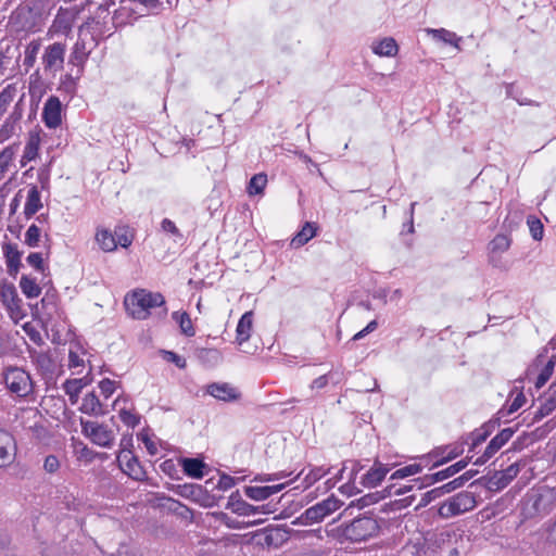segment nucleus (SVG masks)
<instances>
[{
	"label": "nucleus",
	"instance_id": "obj_1",
	"mask_svg": "<svg viewBox=\"0 0 556 556\" xmlns=\"http://www.w3.org/2000/svg\"><path fill=\"white\" fill-rule=\"evenodd\" d=\"M124 305L134 319L144 320L150 316L151 308L165 305V298L159 292L137 289L126 294Z\"/></svg>",
	"mask_w": 556,
	"mask_h": 556
},
{
	"label": "nucleus",
	"instance_id": "obj_2",
	"mask_svg": "<svg viewBox=\"0 0 556 556\" xmlns=\"http://www.w3.org/2000/svg\"><path fill=\"white\" fill-rule=\"evenodd\" d=\"M556 507V490L548 486H541L528 494L525 504L527 517H543Z\"/></svg>",
	"mask_w": 556,
	"mask_h": 556
},
{
	"label": "nucleus",
	"instance_id": "obj_3",
	"mask_svg": "<svg viewBox=\"0 0 556 556\" xmlns=\"http://www.w3.org/2000/svg\"><path fill=\"white\" fill-rule=\"evenodd\" d=\"M379 531L380 526L377 519L366 513L345 525L342 534L351 542H362L378 535Z\"/></svg>",
	"mask_w": 556,
	"mask_h": 556
},
{
	"label": "nucleus",
	"instance_id": "obj_4",
	"mask_svg": "<svg viewBox=\"0 0 556 556\" xmlns=\"http://www.w3.org/2000/svg\"><path fill=\"white\" fill-rule=\"evenodd\" d=\"M343 503L333 494L326 500L316 503L315 505L305 509L303 514L296 517L292 525L294 526H308L316 522H321L326 517L338 510Z\"/></svg>",
	"mask_w": 556,
	"mask_h": 556
},
{
	"label": "nucleus",
	"instance_id": "obj_5",
	"mask_svg": "<svg viewBox=\"0 0 556 556\" xmlns=\"http://www.w3.org/2000/svg\"><path fill=\"white\" fill-rule=\"evenodd\" d=\"M477 505L473 493L463 491L444 501L438 510L440 517L448 519L472 510Z\"/></svg>",
	"mask_w": 556,
	"mask_h": 556
},
{
	"label": "nucleus",
	"instance_id": "obj_6",
	"mask_svg": "<svg viewBox=\"0 0 556 556\" xmlns=\"http://www.w3.org/2000/svg\"><path fill=\"white\" fill-rule=\"evenodd\" d=\"M4 382L12 393L21 397L27 396L33 391L30 375L17 367L9 368L5 371Z\"/></svg>",
	"mask_w": 556,
	"mask_h": 556
},
{
	"label": "nucleus",
	"instance_id": "obj_7",
	"mask_svg": "<svg viewBox=\"0 0 556 556\" xmlns=\"http://www.w3.org/2000/svg\"><path fill=\"white\" fill-rule=\"evenodd\" d=\"M167 489L175 494L190 500L203 507L211 505V496L208 492L200 484L195 483H184V484H169Z\"/></svg>",
	"mask_w": 556,
	"mask_h": 556
},
{
	"label": "nucleus",
	"instance_id": "obj_8",
	"mask_svg": "<svg viewBox=\"0 0 556 556\" xmlns=\"http://www.w3.org/2000/svg\"><path fill=\"white\" fill-rule=\"evenodd\" d=\"M66 46L62 42H53L46 47L42 54L45 72L55 74L63 68Z\"/></svg>",
	"mask_w": 556,
	"mask_h": 556
},
{
	"label": "nucleus",
	"instance_id": "obj_9",
	"mask_svg": "<svg viewBox=\"0 0 556 556\" xmlns=\"http://www.w3.org/2000/svg\"><path fill=\"white\" fill-rule=\"evenodd\" d=\"M470 460H471V457H466V458L460 459L457 463H455L440 471H437L431 475H426L420 478H416V483H418L420 481V485L418 486V489H424V488L430 486L437 482L446 480V479L455 476L456 473H458L459 471L465 469Z\"/></svg>",
	"mask_w": 556,
	"mask_h": 556
},
{
	"label": "nucleus",
	"instance_id": "obj_10",
	"mask_svg": "<svg viewBox=\"0 0 556 556\" xmlns=\"http://www.w3.org/2000/svg\"><path fill=\"white\" fill-rule=\"evenodd\" d=\"M516 429L505 428L501 430L494 438L491 439L484 452L479 456L473 464L477 466L484 465L490 458H492L515 434Z\"/></svg>",
	"mask_w": 556,
	"mask_h": 556
},
{
	"label": "nucleus",
	"instance_id": "obj_11",
	"mask_svg": "<svg viewBox=\"0 0 556 556\" xmlns=\"http://www.w3.org/2000/svg\"><path fill=\"white\" fill-rule=\"evenodd\" d=\"M117 462L119 463L121 469L131 479L143 481L147 478L146 470L139 459L132 455L131 451H121L117 455Z\"/></svg>",
	"mask_w": 556,
	"mask_h": 556
},
{
	"label": "nucleus",
	"instance_id": "obj_12",
	"mask_svg": "<svg viewBox=\"0 0 556 556\" xmlns=\"http://www.w3.org/2000/svg\"><path fill=\"white\" fill-rule=\"evenodd\" d=\"M16 441L12 433L0 428V468L10 466L16 456Z\"/></svg>",
	"mask_w": 556,
	"mask_h": 556
},
{
	"label": "nucleus",
	"instance_id": "obj_13",
	"mask_svg": "<svg viewBox=\"0 0 556 556\" xmlns=\"http://www.w3.org/2000/svg\"><path fill=\"white\" fill-rule=\"evenodd\" d=\"M206 393L223 402H236L241 399V392L228 382H213L206 386Z\"/></svg>",
	"mask_w": 556,
	"mask_h": 556
},
{
	"label": "nucleus",
	"instance_id": "obj_14",
	"mask_svg": "<svg viewBox=\"0 0 556 556\" xmlns=\"http://www.w3.org/2000/svg\"><path fill=\"white\" fill-rule=\"evenodd\" d=\"M62 104L58 97L51 96L47 99L42 110V121L48 128H56L61 125Z\"/></svg>",
	"mask_w": 556,
	"mask_h": 556
},
{
	"label": "nucleus",
	"instance_id": "obj_15",
	"mask_svg": "<svg viewBox=\"0 0 556 556\" xmlns=\"http://www.w3.org/2000/svg\"><path fill=\"white\" fill-rule=\"evenodd\" d=\"M464 453L463 445H445L434 448L428 454V457H437L438 459L431 466V469L440 467Z\"/></svg>",
	"mask_w": 556,
	"mask_h": 556
},
{
	"label": "nucleus",
	"instance_id": "obj_16",
	"mask_svg": "<svg viewBox=\"0 0 556 556\" xmlns=\"http://www.w3.org/2000/svg\"><path fill=\"white\" fill-rule=\"evenodd\" d=\"M511 245V238L507 235L498 233L489 243V262L498 267L500 255L506 252Z\"/></svg>",
	"mask_w": 556,
	"mask_h": 556
},
{
	"label": "nucleus",
	"instance_id": "obj_17",
	"mask_svg": "<svg viewBox=\"0 0 556 556\" xmlns=\"http://www.w3.org/2000/svg\"><path fill=\"white\" fill-rule=\"evenodd\" d=\"M3 255L7 263L8 274L12 277H16L22 267V252L18 250L15 243H4L2 245Z\"/></svg>",
	"mask_w": 556,
	"mask_h": 556
},
{
	"label": "nucleus",
	"instance_id": "obj_18",
	"mask_svg": "<svg viewBox=\"0 0 556 556\" xmlns=\"http://www.w3.org/2000/svg\"><path fill=\"white\" fill-rule=\"evenodd\" d=\"M390 471V468L376 459L374 466L362 477L361 483L367 488L377 486Z\"/></svg>",
	"mask_w": 556,
	"mask_h": 556
},
{
	"label": "nucleus",
	"instance_id": "obj_19",
	"mask_svg": "<svg viewBox=\"0 0 556 556\" xmlns=\"http://www.w3.org/2000/svg\"><path fill=\"white\" fill-rule=\"evenodd\" d=\"M179 465L182 467L184 473L193 479H201L204 477V469L207 465L201 458L180 457Z\"/></svg>",
	"mask_w": 556,
	"mask_h": 556
},
{
	"label": "nucleus",
	"instance_id": "obj_20",
	"mask_svg": "<svg viewBox=\"0 0 556 556\" xmlns=\"http://www.w3.org/2000/svg\"><path fill=\"white\" fill-rule=\"evenodd\" d=\"M286 485L287 483L266 486H245L244 494L253 501H264L270 497L271 495L282 491L286 488Z\"/></svg>",
	"mask_w": 556,
	"mask_h": 556
},
{
	"label": "nucleus",
	"instance_id": "obj_21",
	"mask_svg": "<svg viewBox=\"0 0 556 556\" xmlns=\"http://www.w3.org/2000/svg\"><path fill=\"white\" fill-rule=\"evenodd\" d=\"M227 507L231 508L233 513L243 516L255 515L256 513H260L261 508L260 506H253L241 500L239 491L233 492L229 496Z\"/></svg>",
	"mask_w": 556,
	"mask_h": 556
},
{
	"label": "nucleus",
	"instance_id": "obj_22",
	"mask_svg": "<svg viewBox=\"0 0 556 556\" xmlns=\"http://www.w3.org/2000/svg\"><path fill=\"white\" fill-rule=\"evenodd\" d=\"M401 556H429L427 540L422 535L409 540L400 552Z\"/></svg>",
	"mask_w": 556,
	"mask_h": 556
},
{
	"label": "nucleus",
	"instance_id": "obj_23",
	"mask_svg": "<svg viewBox=\"0 0 556 556\" xmlns=\"http://www.w3.org/2000/svg\"><path fill=\"white\" fill-rule=\"evenodd\" d=\"M79 410L89 416H102L105 414L103 405L94 392L87 393L84 396Z\"/></svg>",
	"mask_w": 556,
	"mask_h": 556
},
{
	"label": "nucleus",
	"instance_id": "obj_24",
	"mask_svg": "<svg viewBox=\"0 0 556 556\" xmlns=\"http://www.w3.org/2000/svg\"><path fill=\"white\" fill-rule=\"evenodd\" d=\"M509 481L505 478V476L501 471H495L493 476H483L476 481H473L470 486L475 484L483 485L488 488L490 491H500L507 486Z\"/></svg>",
	"mask_w": 556,
	"mask_h": 556
},
{
	"label": "nucleus",
	"instance_id": "obj_25",
	"mask_svg": "<svg viewBox=\"0 0 556 556\" xmlns=\"http://www.w3.org/2000/svg\"><path fill=\"white\" fill-rule=\"evenodd\" d=\"M42 208L41 195L37 186H31L27 193L24 206V215L27 219L31 218L39 210Z\"/></svg>",
	"mask_w": 556,
	"mask_h": 556
},
{
	"label": "nucleus",
	"instance_id": "obj_26",
	"mask_svg": "<svg viewBox=\"0 0 556 556\" xmlns=\"http://www.w3.org/2000/svg\"><path fill=\"white\" fill-rule=\"evenodd\" d=\"M252 326H253V313L245 312L239 319L237 329H236V332H237L236 341L239 345L243 344L244 342H247L250 339L251 332H252Z\"/></svg>",
	"mask_w": 556,
	"mask_h": 556
},
{
	"label": "nucleus",
	"instance_id": "obj_27",
	"mask_svg": "<svg viewBox=\"0 0 556 556\" xmlns=\"http://www.w3.org/2000/svg\"><path fill=\"white\" fill-rule=\"evenodd\" d=\"M0 298L4 306L13 311L20 307L21 300L18 299L16 288L12 283L0 285Z\"/></svg>",
	"mask_w": 556,
	"mask_h": 556
},
{
	"label": "nucleus",
	"instance_id": "obj_28",
	"mask_svg": "<svg viewBox=\"0 0 556 556\" xmlns=\"http://www.w3.org/2000/svg\"><path fill=\"white\" fill-rule=\"evenodd\" d=\"M40 144V137L38 132L30 131L28 140L26 142L24 153L21 160V166H25L28 162L35 160L38 156Z\"/></svg>",
	"mask_w": 556,
	"mask_h": 556
},
{
	"label": "nucleus",
	"instance_id": "obj_29",
	"mask_svg": "<svg viewBox=\"0 0 556 556\" xmlns=\"http://www.w3.org/2000/svg\"><path fill=\"white\" fill-rule=\"evenodd\" d=\"M94 239L103 252H113L116 250V239L111 230L106 228H98Z\"/></svg>",
	"mask_w": 556,
	"mask_h": 556
},
{
	"label": "nucleus",
	"instance_id": "obj_30",
	"mask_svg": "<svg viewBox=\"0 0 556 556\" xmlns=\"http://www.w3.org/2000/svg\"><path fill=\"white\" fill-rule=\"evenodd\" d=\"M372 52L380 56H394L399 46L392 37H386L372 45Z\"/></svg>",
	"mask_w": 556,
	"mask_h": 556
},
{
	"label": "nucleus",
	"instance_id": "obj_31",
	"mask_svg": "<svg viewBox=\"0 0 556 556\" xmlns=\"http://www.w3.org/2000/svg\"><path fill=\"white\" fill-rule=\"evenodd\" d=\"M167 508L169 511L175 514L177 517H179L182 520H186L188 522H193L194 519V513L191 508H189L187 505L182 504L181 502L174 500L172 497H167Z\"/></svg>",
	"mask_w": 556,
	"mask_h": 556
},
{
	"label": "nucleus",
	"instance_id": "obj_32",
	"mask_svg": "<svg viewBox=\"0 0 556 556\" xmlns=\"http://www.w3.org/2000/svg\"><path fill=\"white\" fill-rule=\"evenodd\" d=\"M556 409V394L549 391L548 395L545 397L544 402L538 407L535 412H533V417L531 422H538L543 419L545 416L549 415L552 412Z\"/></svg>",
	"mask_w": 556,
	"mask_h": 556
},
{
	"label": "nucleus",
	"instance_id": "obj_33",
	"mask_svg": "<svg viewBox=\"0 0 556 556\" xmlns=\"http://www.w3.org/2000/svg\"><path fill=\"white\" fill-rule=\"evenodd\" d=\"M317 227L314 223L306 222L302 229L292 238L291 245L300 248L306 244L316 235Z\"/></svg>",
	"mask_w": 556,
	"mask_h": 556
},
{
	"label": "nucleus",
	"instance_id": "obj_34",
	"mask_svg": "<svg viewBox=\"0 0 556 556\" xmlns=\"http://www.w3.org/2000/svg\"><path fill=\"white\" fill-rule=\"evenodd\" d=\"M469 536L465 535L464 532H459L457 535V542H454L445 549L446 556H465L469 549Z\"/></svg>",
	"mask_w": 556,
	"mask_h": 556
},
{
	"label": "nucleus",
	"instance_id": "obj_35",
	"mask_svg": "<svg viewBox=\"0 0 556 556\" xmlns=\"http://www.w3.org/2000/svg\"><path fill=\"white\" fill-rule=\"evenodd\" d=\"M20 288L27 299L38 298L41 293V288L36 282V279L28 275H23L21 277Z\"/></svg>",
	"mask_w": 556,
	"mask_h": 556
},
{
	"label": "nucleus",
	"instance_id": "obj_36",
	"mask_svg": "<svg viewBox=\"0 0 556 556\" xmlns=\"http://www.w3.org/2000/svg\"><path fill=\"white\" fill-rule=\"evenodd\" d=\"M114 433L106 426L101 425L94 434L91 437V441L102 447H111L114 442Z\"/></svg>",
	"mask_w": 556,
	"mask_h": 556
},
{
	"label": "nucleus",
	"instance_id": "obj_37",
	"mask_svg": "<svg viewBox=\"0 0 556 556\" xmlns=\"http://www.w3.org/2000/svg\"><path fill=\"white\" fill-rule=\"evenodd\" d=\"M458 534L459 531L444 529L441 532L434 534L433 543L437 547L445 551L454 542H457Z\"/></svg>",
	"mask_w": 556,
	"mask_h": 556
},
{
	"label": "nucleus",
	"instance_id": "obj_38",
	"mask_svg": "<svg viewBox=\"0 0 556 556\" xmlns=\"http://www.w3.org/2000/svg\"><path fill=\"white\" fill-rule=\"evenodd\" d=\"M85 383L83 379H67L63 383V390L68 395L72 404H76L78 401L79 393L81 392Z\"/></svg>",
	"mask_w": 556,
	"mask_h": 556
},
{
	"label": "nucleus",
	"instance_id": "obj_39",
	"mask_svg": "<svg viewBox=\"0 0 556 556\" xmlns=\"http://www.w3.org/2000/svg\"><path fill=\"white\" fill-rule=\"evenodd\" d=\"M428 33L432 35V37L437 40H441L445 43H448L455 48H459V41L462 40L460 37H457V35L453 31H450L445 28H439V29H428Z\"/></svg>",
	"mask_w": 556,
	"mask_h": 556
},
{
	"label": "nucleus",
	"instance_id": "obj_40",
	"mask_svg": "<svg viewBox=\"0 0 556 556\" xmlns=\"http://www.w3.org/2000/svg\"><path fill=\"white\" fill-rule=\"evenodd\" d=\"M172 317L179 324V328L184 334L188 337H193L195 334L191 318L187 312H174Z\"/></svg>",
	"mask_w": 556,
	"mask_h": 556
},
{
	"label": "nucleus",
	"instance_id": "obj_41",
	"mask_svg": "<svg viewBox=\"0 0 556 556\" xmlns=\"http://www.w3.org/2000/svg\"><path fill=\"white\" fill-rule=\"evenodd\" d=\"M86 60L87 53L85 42L77 41L73 47L68 63L75 66H83Z\"/></svg>",
	"mask_w": 556,
	"mask_h": 556
},
{
	"label": "nucleus",
	"instance_id": "obj_42",
	"mask_svg": "<svg viewBox=\"0 0 556 556\" xmlns=\"http://www.w3.org/2000/svg\"><path fill=\"white\" fill-rule=\"evenodd\" d=\"M16 149L17 148L15 146H9L0 152V180L8 172L9 165L15 155Z\"/></svg>",
	"mask_w": 556,
	"mask_h": 556
},
{
	"label": "nucleus",
	"instance_id": "obj_43",
	"mask_svg": "<svg viewBox=\"0 0 556 556\" xmlns=\"http://www.w3.org/2000/svg\"><path fill=\"white\" fill-rule=\"evenodd\" d=\"M267 184V176L263 173L255 174L249 182L248 192L251 195L260 194L263 192Z\"/></svg>",
	"mask_w": 556,
	"mask_h": 556
},
{
	"label": "nucleus",
	"instance_id": "obj_44",
	"mask_svg": "<svg viewBox=\"0 0 556 556\" xmlns=\"http://www.w3.org/2000/svg\"><path fill=\"white\" fill-rule=\"evenodd\" d=\"M556 365V357H552L545 366L540 371L536 381H535V388L541 389L551 378V376L554 372V368Z\"/></svg>",
	"mask_w": 556,
	"mask_h": 556
},
{
	"label": "nucleus",
	"instance_id": "obj_45",
	"mask_svg": "<svg viewBox=\"0 0 556 556\" xmlns=\"http://www.w3.org/2000/svg\"><path fill=\"white\" fill-rule=\"evenodd\" d=\"M421 470H422V467L420 464H409L407 466H404V467L395 470L391 475L390 480L404 479L406 477L417 475V473L421 472Z\"/></svg>",
	"mask_w": 556,
	"mask_h": 556
},
{
	"label": "nucleus",
	"instance_id": "obj_46",
	"mask_svg": "<svg viewBox=\"0 0 556 556\" xmlns=\"http://www.w3.org/2000/svg\"><path fill=\"white\" fill-rule=\"evenodd\" d=\"M41 230L36 224H31L25 232V244L29 248H36L39 244Z\"/></svg>",
	"mask_w": 556,
	"mask_h": 556
},
{
	"label": "nucleus",
	"instance_id": "obj_47",
	"mask_svg": "<svg viewBox=\"0 0 556 556\" xmlns=\"http://www.w3.org/2000/svg\"><path fill=\"white\" fill-rule=\"evenodd\" d=\"M286 533H287L286 530H282L279 528L267 529L265 531L264 543L268 546H271V545L277 546L279 542H282L285 540L283 534H286Z\"/></svg>",
	"mask_w": 556,
	"mask_h": 556
},
{
	"label": "nucleus",
	"instance_id": "obj_48",
	"mask_svg": "<svg viewBox=\"0 0 556 556\" xmlns=\"http://www.w3.org/2000/svg\"><path fill=\"white\" fill-rule=\"evenodd\" d=\"M382 498H383V496L379 492L369 493V494H366V495L362 496L361 498L356 500L355 502H352L348 509L352 508L355 505L358 508H365L369 505L378 503Z\"/></svg>",
	"mask_w": 556,
	"mask_h": 556
},
{
	"label": "nucleus",
	"instance_id": "obj_49",
	"mask_svg": "<svg viewBox=\"0 0 556 556\" xmlns=\"http://www.w3.org/2000/svg\"><path fill=\"white\" fill-rule=\"evenodd\" d=\"M40 43L38 41H31L25 50L24 65L26 67L34 66L37 54L39 52Z\"/></svg>",
	"mask_w": 556,
	"mask_h": 556
},
{
	"label": "nucleus",
	"instance_id": "obj_50",
	"mask_svg": "<svg viewBox=\"0 0 556 556\" xmlns=\"http://www.w3.org/2000/svg\"><path fill=\"white\" fill-rule=\"evenodd\" d=\"M420 485V481L416 483V479L412 480L410 484L403 485L396 488L394 484L389 485L386 491L388 492V495H404L413 490H419L418 486Z\"/></svg>",
	"mask_w": 556,
	"mask_h": 556
},
{
	"label": "nucleus",
	"instance_id": "obj_51",
	"mask_svg": "<svg viewBox=\"0 0 556 556\" xmlns=\"http://www.w3.org/2000/svg\"><path fill=\"white\" fill-rule=\"evenodd\" d=\"M528 226L532 238L536 241L542 240L544 233V227L539 218L529 217Z\"/></svg>",
	"mask_w": 556,
	"mask_h": 556
},
{
	"label": "nucleus",
	"instance_id": "obj_52",
	"mask_svg": "<svg viewBox=\"0 0 556 556\" xmlns=\"http://www.w3.org/2000/svg\"><path fill=\"white\" fill-rule=\"evenodd\" d=\"M328 470L324 469L323 467H315L309 470L308 473L304 477V488H308L312 484H314L316 481L321 479L325 475H327Z\"/></svg>",
	"mask_w": 556,
	"mask_h": 556
},
{
	"label": "nucleus",
	"instance_id": "obj_53",
	"mask_svg": "<svg viewBox=\"0 0 556 556\" xmlns=\"http://www.w3.org/2000/svg\"><path fill=\"white\" fill-rule=\"evenodd\" d=\"M488 432L483 431L481 428L473 430L469 434V439L471 440L469 452H473L480 444H482L488 439Z\"/></svg>",
	"mask_w": 556,
	"mask_h": 556
},
{
	"label": "nucleus",
	"instance_id": "obj_54",
	"mask_svg": "<svg viewBox=\"0 0 556 556\" xmlns=\"http://www.w3.org/2000/svg\"><path fill=\"white\" fill-rule=\"evenodd\" d=\"M26 262L28 265H30L31 267H34L36 270L40 271V273H45V270L47 269V267L45 266L43 264V258H42V255L41 253H38V252H33L30 253L27 257H26Z\"/></svg>",
	"mask_w": 556,
	"mask_h": 556
},
{
	"label": "nucleus",
	"instance_id": "obj_55",
	"mask_svg": "<svg viewBox=\"0 0 556 556\" xmlns=\"http://www.w3.org/2000/svg\"><path fill=\"white\" fill-rule=\"evenodd\" d=\"M121 420L128 427L135 428L140 422V417L123 408L119 410Z\"/></svg>",
	"mask_w": 556,
	"mask_h": 556
},
{
	"label": "nucleus",
	"instance_id": "obj_56",
	"mask_svg": "<svg viewBox=\"0 0 556 556\" xmlns=\"http://www.w3.org/2000/svg\"><path fill=\"white\" fill-rule=\"evenodd\" d=\"M164 358L167 362L174 363L179 369H185L187 367V361L182 356L178 355L172 351H164Z\"/></svg>",
	"mask_w": 556,
	"mask_h": 556
},
{
	"label": "nucleus",
	"instance_id": "obj_57",
	"mask_svg": "<svg viewBox=\"0 0 556 556\" xmlns=\"http://www.w3.org/2000/svg\"><path fill=\"white\" fill-rule=\"evenodd\" d=\"M441 497V493L439 491V488H434L426 493L422 494L421 498H420V502L419 504L417 505L416 508H419V507H425L427 506L428 504H430L432 501L437 500Z\"/></svg>",
	"mask_w": 556,
	"mask_h": 556
},
{
	"label": "nucleus",
	"instance_id": "obj_58",
	"mask_svg": "<svg viewBox=\"0 0 556 556\" xmlns=\"http://www.w3.org/2000/svg\"><path fill=\"white\" fill-rule=\"evenodd\" d=\"M288 476L285 471H279L276 473H260L254 477V481L257 482H271L276 480L283 479Z\"/></svg>",
	"mask_w": 556,
	"mask_h": 556
},
{
	"label": "nucleus",
	"instance_id": "obj_59",
	"mask_svg": "<svg viewBox=\"0 0 556 556\" xmlns=\"http://www.w3.org/2000/svg\"><path fill=\"white\" fill-rule=\"evenodd\" d=\"M59 468H60V460L55 455H48L45 458L43 469L48 473H54L59 470Z\"/></svg>",
	"mask_w": 556,
	"mask_h": 556
},
{
	"label": "nucleus",
	"instance_id": "obj_60",
	"mask_svg": "<svg viewBox=\"0 0 556 556\" xmlns=\"http://www.w3.org/2000/svg\"><path fill=\"white\" fill-rule=\"evenodd\" d=\"M115 387H116V381H113L109 378H105L103 380L100 381L99 383V388L101 390V393L108 399L110 397L114 391H115Z\"/></svg>",
	"mask_w": 556,
	"mask_h": 556
},
{
	"label": "nucleus",
	"instance_id": "obj_61",
	"mask_svg": "<svg viewBox=\"0 0 556 556\" xmlns=\"http://www.w3.org/2000/svg\"><path fill=\"white\" fill-rule=\"evenodd\" d=\"M80 426L83 433L91 439V437L94 434V432L98 430V428L101 426V424L90 421V420H80Z\"/></svg>",
	"mask_w": 556,
	"mask_h": 556
},
{
	"label": "nucleus",
	"instance_id": "obj_62",
	"mask_svg": "<svg viewBox=\"0 0 556 556\" xmlns=\"http://www.w3.org/2000/svg\"><path fill=\"white\" fill-rule=\"evenodd\" d=\"M525 403H526V396L522 392H519L515 396L513 402L508 405L507 414L510 415V414L517 412L519 408H521L523 406Z\"/></svg>",
	"mask_w": 556,
	"mask_h": 556
},
{
	"label": "nucleus",
	"instance_id": "obj_63",
	"mask_svg": "<svg viewBox=\"0 0 556 556\" xmlns=\"http://www.w3.org/2000/svg\"><path fill=\"white\" fill-rule=\"evenodd\" d=\"M16 126L5 119L4 124L0 128V142H3L11 138L15 132Z\"/></svg>",
	"mask_w": 556,
	"mask_h": 556
},
{
	"label": "nucleus",
	"instance_id": "obj_64",
	"mask_svg": "<svg viewBox=\"0 0 556 556\" xmlns=\"http://www.w3.org/2000/svg\"><path fill=\"white\" fill-rule=\"evenodd\" d=\"M236 484L235 478L227 473H222L217 483V488L222 491H227Z\"/></svg>",
	"mask_w": 556,
	"mask_h": 556
}]
</instances>
